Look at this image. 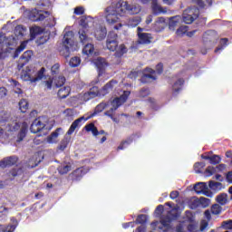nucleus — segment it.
Segmentation results:
<instances>
[{
    "label": "nucleus",
    "instance_id": "a19ab883",
    "mask_svg": "<svg viewBox=\"0 0 232 232\" xmlns=\"http://www.w3.org/2000/svg\"><path fill=\"white\" fill-rule=\"evenodd\" d=\"M69 64L72 68H77V66H79V64H81V58H79L77 56L71 58Z\"/></svg>",
    "mask_w": 232,
    "mask_h": 232
},
{
    "label": "nucleus",
    "instance_id": "ddd939ff",
    "mask_svg": "<svg viewBox=\"0 0 232 232\" xmlns=\"http://www.w3.org/2000/svg\"><path fill=\"white\" fill-rule=\"evenodd\" d=\"M117 34L110 33L107 38V48L111 52H115L117 50V46L119 43L117 42Z\"/></svg>",
    "mask_w": 232,
    "mask_h": 232
},
{
    "label": "nucleus",
    "instance_id": "c9c22d12",
    "mask_svg": "<svg viewBox=\"0 0 232 232\" xmlns=\"http://www.w3.org/2000/svg\"><path fill=\"white\" fill-rule=\"evenodd\" d=\"M86 131H91L94 137H97L99 135V130H97V127H95V124L90 123L85 126Z\"/></svg>",
    "mask_w": 232,
    "mask_h": 232
},
{
    "label": "nucleus",
    "instance_id": "79ce46f5",
    "mask_svg": "<svg viewBox=\"0 0 232 232\" xmlns=\"http://www.w3.org/2000/svg\"><path fill=\"white\" fill-rule=\"evenodd\" d=\"M217 202L218 204H221V206H224V204H227V194H220L216 198Z\"/></svg>",
    "mask_w": 232,
    "mask_h": 232
},
{
    "label": "nucleus",
    "instance_id": "8fccbe9b",
    "mask_svg": "<svg viewBox=\"0 0 232 232\" xmlns=\"http://www.w3.org/2000/svg\"><path fill=\"white\" fill-rule=\"evenodd\" d=\"M24 32H26V28L23 27V25H18L15 27L16 35H24Z\"/></svg>",
    "mask_w": 232,
    "mask_h": 232
},
{
    "label": "nucleus",
    "instance_id": "393cba45",
    "mask_svg": "<svg viewBox=\"0 0 232 232\" xmlns=\"http://www.w3.org/2000/svg\"><path fill=\"white\" fill-rule=\"evenodd\" d=\"M152 10L154 14H166L168 12L166 8L161 7L159 4H157L156 0H153L152 2Z\"/></svg>",
    "mask_w": 232,
    "mask_h": 232
},
{
    "label": "nucleus",
    "instance_id": "423d86ee",
    "mask_svg": "<svg viewBox=\"0 0 232 232\" xmlns=\"http://www.w3.org/2000/svg\"><path fill=\"white\" fill-rule=\"evenodd\" d=\"M200 15V9L197 6L188 7L183 12V23L185 24H191L193 22L197 21L198 19V16Z\"/></svg>",
    "mask_w": 232,
    "mask_h": 232
},
{
    "label": "nucleus",
    "instance_id": "cd10ccee",
    "mask_svg": "<svg viewBox=\"0 0 232 232\" xmlns=\"http://www.w3.org/2000/svg\"><path fill=\"white\" fill-rule=\"evenodd\" d=\"M186 81H184V78H179L175 82V92L179 93V92H182L184 90V83Z\"/></svg>",
    "mask_w": 232,
    "mask_h": 232
},
{
    "label": "nucleus",
    "instance_id": "58836bf2",
    "mask_svg": "<svg viewBox=\"0 0 232 232\" xmlns=\"http://www.w3.org/2000/svg\"><path fill=\"white\" fill-rule=\"evenodd\" d=\"M66 82V78L64 76H58L54 79V84L57 88L63 86Z\"/></svg>",
    "mask_w": 232,
    "mask_h": 232
},
{
    "label": "nucleus",
    "instance_id": "de8ad7c7",
    "mask_svg": "<svg viewBox=\"0 0 232 232\" xmlns=\"http://www.w3.org/2000/svg\"><path fill=\"white\" fill-rule=\"evenodd\" d=\"M26 44H28V41H24L20 46L16 49L15 53H14V57H18L19 56V53L23 52V50H24V48H26Z\"/></svg>",
    "mask_w": 232,
    "mask_h": 232
},
{
    "label": "nucleus",
    "instance_id": "9d476101",
    "mask_svg": "<svg viewBox=\"0 0 232 232\" xmlns=\"http://www.w3.org/2000/svg\"><path fill=\"white\" fill-rule=\"evenodd\" d=\"M35 69L34 67L27 66L22 70L21 79L22 81L34 83Z\"/></svg>",
    "mask_w": 232,
    "mask_h": 232
},
{
    "label": "nucleus",
    "instance_id": "bf43d9fd",
    "mask_svg": "<svg viewBox=\"0 0 232 232\" xmlns=\"http://www.w3.org/2000/svg\"><path fill=\"white\" fill-rule=\"evenodd\" d=\"M187 229L188 232H195L197 229V222L195 221V223H189L187 227Z\"/></svg>",
    "mask_w": 232,
    "mask_h": 232
},
{
    "label": "nucleus",
    "instance_id": "6e6d98bb",
    "mask_svg": "<svg viewBox=\"0 0 232 232\" xmlns=\"http://www.w3.org/2000/svg\"><path fill=\"white\" fill-rule=\"evenodd\" d=\"M59 68H61V65H59V63H55L54 65H53L51 68L52 74L57 75V73H59Z\"/></svg>",
    "mask_w": 232,
    "mask_h": 232
},
{
    "label": "nucleus",
    "instance_id": "473e14b6",
    "mask_svg": "<svg viewBox=\"0 0 232 232\" xmlns=\"http://www.w3.org/2000/svg\"><path fill=\"white\" fill-rule=\"evenodd\" d=\"M144 77L146 79H152V81H155V79H157V76H155V71L151 68L145 69Z\"/></svg>",
    "mask_w": 232,
    "mask_h": 232
},
{
    "label": "nucleus",
    "instance_id": "f8f14e48",
    "mask_svg": "<svg viewBox=\"0 0 232 232\" xmlns=\"http://www.w3.org/2000/svg\"><path fill=\"white\" fill-rule=\"evenodd\" d=\"M48 15H50L48 11L34 9L29 14V19H31V21H43L45 17H48Z\"/></svg>",
    "mask_w": 232,
    "mask_h": 232
},
{
    "label": "nucleus",
    "instance_id": "09e8293b",
    "mask_svg": "<svg viewBox=\"0 0 232 232\" xmlns=\"http://www.w3.org/2000/svg\"><path fill=\"white\" fill-rule=\"evenodd\" d=\"M216 171L217 169H215V167L208 166L205 169L204 174L206 175V177H211Z\"/></svg>",
    "mask_w": 232,
    "mask_h": 232
},
{
    "label": "nucleus",
    "instance_id": "680f3d73",
    "mask_svg": "<svg viewBox=\"0 0 232 232\" xmlns=\"http://www.w3.org/2000/svg\"><path fill=\"white\" fill-rule=\"evenodd\" d=\"M176 232H185L183 221H181V223H179V225L176 226Z\"/></svg>",
    "mask_w": 232,
    "mask_h": 232
},
{
    "label": "nucleus",
    "instance_id": "a18cd8bd",
    "mask_svg": "<svg viewBox=\"0 0 232 232\" xmlns=\"http://www.w3.org/2000/svg\"><path fill=\"white\" fill-rule=\"evenodd\" d=\"M222 160V158L218 155H212L210 156V164H213L214 166H217V164H220V161Z\"/></svg>",
    "mask_w": 232,
    "mask_h": 232
},
{
    "label": "nucleus",
    "instance_id": "49530a36",
    "mask_svg": "<svg viewBox=\"0 0 232 232\" xmlns=\"http://www.w3.org/2000/svg\"><path fill=\"white\" fill-rule=\"evenodd\" d=\"M212 215H220L222 213V208L218 204H215L211 207Z\"/></svg>",
    "mask_w": 232,
    "mask_h": 232
},
{
    "label": "nucleus",
    "instance_id": "7ed1b4c3",
    "mask_svg": "<svg viewBox=\"0 0 232 232\" xmlns=\"http://www.w3.org/2000/svg\"><path fill=\"white\" fill-rule=\"evenodd\" d=\"M130 91H123L122 94L120 97L115 98L112 102H108L107 103L102 102L96 108L94 113H101V111H104V115L115 121L113 118V113L119 106L124 104L126 101H128V97H130Z\"/></svg>",
    "mask_w": 232,
    "mask_h": 232
},
{
    "label": "nucleus",
    "instance_id": "b1692460",
    "mask_svg": "<svg viewBox=\"0 0 232 232\" xmlns=\"http://www.w3.org/2000/svg\"><path fill=\"white\" fill-rule=\"evenodd\" d=\"M70 86H63L58 91V97H60V99H66V97L70 95Z\"/></svg>",
    "mask_w": 232,
    "mask_h": 232
},
{
    "label": "nucleus",
    "instance_id": "0eeeda50",
    "mask_svg": "<svg viewBox=\"0 0 232 232\" xmlns=\"http://www.w3.org/2000/svg\"><path fill=\"white\" fill-rule=\"evenodd\" d=\"M93 23V18L92 17H82L81 21H80V25L82 26V28L79 31V35H80V41L82 43H90V38H88V36H86V30H88V28H90V24H92Z\"/></svg>",
    "mask_w": 232,
    "mask_h": 232
},
{
    "label": "nucleus",
    "instance_id": "e433bc0d",
    "mask_svg": "<svg viewBox=\"0 0 232 232\" xmlns=\"http://www.w3.org/2000/svg\"><path fill=\"white\" fill-rule=\"evenodd\" d=\"M19 109L22 113H26V111L28 110V102L24 99L21 100L19 102Z\"/></svg>",
    "mask_w": 232,
    "mask_h": 232
},
{
    "label": "nucleus",
    "instance_id": "9b49d317",
    "mask_svg": "<svg viewBox=\"0 0 232 232\" xmlns=\"http://www.w3.org/2000/svg\"><path fill=\"white\" fill-rule=\"evenodd\" d=\"M94 26V36L98 41H102L106 38V26L102 24H98L97 23L93 24Z\"/></svg>",
    "mask_w": 232,
    "mask_h": 232
},
{
    "label": "nucleus",
    "instance_id": "f03ea898",
    "mask_svg": "<svg viewBox=\"0 0 232 232\" xmlns=\"http://www.w3.org/2000/svg\"><path fill=\"white\" fill-rule=\"evenodd\" d=\"M167 208H164V206L159 205L155 210V216L160 218L161 227L164 232H174L171 222L175 218V208L169 203H166Z\"/></svg>",
    "mask_w": 232,
    "mask_h": 232
},
{
    "label": "nucleus",
    "instance_id": "412c9836",
    "mask_svg": "<svg viewBox=\"0 0 232 232\" xmlns=\"http://www.w3.org/2000/svg\"><path fill=\"white\" fill-rule=\"evenodd\" d=\"M26 131H28V124L24 122L21 130L17 135L16 142H21L26 137Z\"/></svg>",
    "mask_w": 232,
    "mask_h": 232
},
{
    "label": "nucleus",
    "instance_id": "a878e982",
    "mask_svg": "<svg viewBox=\"0 0 232 232\" xmlns=\"http://www.w3.org/2000/svg\"><path fill=\"white\" fill-rule=\"evenodd\" d=\"M189 30V26L181 25L176 30V35L178 37H184V35L188 34V31Z\"/></svg>",
    "mask_w": 232,
    "mask_h": 232
},
{
    "label": "nucleus",
    "instance_id": "c03bdc74",
    "mask_svg": "<svg viewBox=\"0 0 232 232\" xmlns=\"http://www.w3.org/2000/svg\"><path fill=\"white\" fill-rule=\"evenodd\" d=\"M70 143V139L68 138H64L59 147H58V150H61V151H64V150H66V148L68 147V144Z\"/></svg>",
    "mask_w": 232,
    "mask_h": 232
},
{
    "label": "nucleus",
    "instance_id": "c756f323",
    "mask_svg": "<svg viewBox=\"0 0 232 232\" xmlns=\"http://www.w3.org/2000/svg\"><path fill=\"white\" fill-rule=\"evenodd\" d=\"M208 188L213 191H220L222 189V183L210 180L208 181Z\"/></svg>",
    "mask_w": 232,
    "mask_h": 232
},
{
    "label": "nucleus",
    "instance_id": "37998d69",
    "mask_svg": "<svg viewBox=\"0 0 232 232\" xmlns=\"http://www.w3.org/2000/svg\"><path fill=\"white\" fill-rule=\"evenodd\" d=\"M33 55H34V53H32V51H26L23 53L21 57V61H23L24 63H28V61L32 59Z\"/></svg>",
    "mask_w": 232,
    "mask_h": 232
},
{
    "label": "nucleus",
    "instance_id": "338daca9",
    "mask_svg": "<svg viewBox=\"0 0 232 232\" xmlns=\"http://www.w3.org/2000/svg\"><path fill=\"white\" fill-rule=\"evenodd\" d=\"M162 70H163V65H162V63H159V64L156 66V72H157V73H159V74L162 73Z\"/></svg>",
    "mask_w": 232,
    "mask_h": 232
},
{
    "label": "nucleus",
    "instance_id": "e2e57ef3",
    "mask_svg": "<svg viewBox=\"0 0 232 232\" xmlns=\"http://www.w3.org/2000/svg\"><path fill=\"white\" fill-rule=\"evenodd\" d=\"M6 93H7L6 88L1 87L0 88V99H3V97H6Z\"/></svg>",
    "mask_w": 232,
    "mask_h": 232
},
{
    "label": "nucleus",
    "instance_id": "39448f33",
    "mask_svg": "<svg viewBox=\"0 0 232 232\" xmlns=\"http://www.w3.org/2000/svg\"><path fill=\"white\" fill-rule=\"evenodd\" d=\"M73 32L69 31L65 33L63 36V41L62 44V48H60V53L62 55L68 56L70 52L73 51Z\"/></svg>",
    "mask_w": 232,
    "mask_h": 232
},
{
    "label": "nucleus",
    "instance_id": "bb28decb",
    "mask_svg": "<svg viewBox=\"0 0 232 232\" xmlns=\"http://www.w3.org/2000/svg\"><path fill=\"white\" fill-rule=\"evenodd\" d=\"M12 225H9L5 227H2V232H14L15 231V227H17V219H11Z\"/></svg>",
    "mask_w": 232,
    "mask_h": 232
},
{
    "label": "nucleus",
    "instance_id": "603ef678",
    "mask_svg": "<svg viewBox=\"0 0 232 232\" xmlns=\"http://www.w3.org/2000/svg\"><path fill=\"white\" fill-rule=\"evenodd\" d=\"M148 95H150V90L148 89H141L139 92V97H140L141 99H144V97H148Z\"/></svg>",
    "mask_w": 232,
    "mask_h": 232
},
{
    "label": "nucleus",
    "instance_id": "5fc2aeb1",
    "mask_svg": "<svg viewBox=\"0 0 232 232\" xmlns=\"http://www.w3.org/2000/svg\"><path fill=\"white\" fill-rule=\"evenodd\" d=\"M53 83V80H52L50 77L44 81V84L47 90H52V84Z\"/></svg>",
    "mask_w": 232,
    "mask_h": 232
},
{
    "label": "nucleus",
    "instance_id": "aec40b11",
    "mask_svg": "<svg viewBox=\"0 0 232 232\" xmlns=\"http://www.w3.org/2000/svg\"><path fill=\"white\" fill-rule=\"evenodd\" d=\"M17 162V157L6 158L4 160L0 161L1 168H7V166H14Z\"/></svg>",
    "mask_w": 232,
    "mask_h": 232
},
{
    "label": "nucleus",
    "instance_id": "ea45409f",
    "mask_svg": "<svg viewBox=\"0 0 232 232\" xmlns=\"http://www.w3.org/2000/svg\"><path fill=\"white\" fill-rule=\"evenodd\" d=\"M206 168V163L205 162H196L194 164V170L196 173H202V169Z\"/></svg>",
    "mask_w": 232,
    "mask_h": 232
},
{
    "label": "nucleus",
    "instance_id": "2f4dec72",
    "mask_svg": "<svg viewBox=\"0 0 232 232\" xmlns=\"http://www.w3.org/2000/svg\"><path fill=\"white\" fill-rule=\"evenodd\" d=\"M11 85H13V88H14L13 92L16 93L19 97V95L23 93V91L21 90V85L19 84V82L15 80H12Z\"/></svg>",
    "mask_w": 232,
    "mask_h": 232
},
{
    "label": "nucleus",
    "instance_id": "13d9d810",
    "mask_svg": "<svg viewBox=\"0 0 232 232\" xmlns=\"http://www.w3.org/2000/svg\"><path fill=\"white\" fill-rule=\"evenodd\" d=\"M8 113L6 111L0 112V122H5V121H8Z\"/></svg>",
    "mask_w": 232,
    "mask_h": 232
},
{
    "label": "nucleus",
    "instance_id": "a211bd4d",
    "mask_svg": "<svg viewBox=\"0 0 232 232\" xmlns=\"http://www.w3.org/2000/svg\"><path fill=\"white\" fill-rule=\"evenodd\" d=\"M93 63L95 66L98 68L99 71V77L102 75V72L104 71V68L108 66V63H106V60L104 58H97L93 60Z\"/></svg>",
    "mask_w": 232,
    "mask_h": 232
},
{
    "label": "nucleus",
    "instance_id": "69168bd1",
    "mask_svg": "<svg viewBox=\"0 0 232 232\" xmlns=\"http://www.w3.org/2000/svg\"><path fill=\"white\" fill-rule=\"evenodd\" d=\"M126 146H130V141H123L120 144V146L118 147V150H124V148H126Z\"/></svg>",
    "mask_w": 232,
    "mask_h": 232
},
{
    "label": "nucleus",
    "instance_id": "6e6552de",
    "mask_svg": "<svg viewBox=\"0 0 232 232\" xmlns=\"http://www.w3.org/2000/svg\"><path fill=\"white\" fill-rule=\"evenodd\" d=\"M218 34L215 30H208L203 34V44L211 48L217 43Z\"/></svg>",
    "mask_w": 232,
    "mask_h": 232
},
{
    "label": "nucleus",
    "instance_id": "4c0bfd02",
    "mask_svg": "<svg viewBox=\"0 0 232 232\" xmlns=\"http://www.w3.org/2000/svg\"><path fill=\"white\" fill-rule=\"evenodd\" d=\"M43 32V29L39 26H34L30 28V34H31V38L35 39V35L38 34H41Z\"/></svg>",
    "mask_w": 232,
    "mask_h": 232
},
{
    "label": "nucleus",
    "instance_id": "7c9ffc66",
    "mask_svg": "<svg viewBox=\"0 0 232 232\" xmlns=\"http://www.w3.org/2000/svg\"><path fill=\"white\" fill-rule=\"evenodd\" d=\"M58 171L61 175H66L68 171H72V164H63L58 168Z\"/></svg>",
    "mask_w": 232,
    "mask_h": 232
},
{
    "label": "nucleus",
    "instance_id": "f704fd0d",
    "mask_svg": "<svg viewBox=\"0 0 232 232\" xmlns=\"http://www.w3.org/2000/svg\"><path fill=\"white\" fill-rule=\"evenodd\" d=\"M141 19L140 16H133L130 18L128 25L131 28H134V26H138L140 23Z\"/></svg>",
    "mask_w": 232,
    "mask_h": 232
},
{
    "label": "nucleus",
    "instance_id": "5701e85b",
    "mask_svg": "<svg viewBox=\"0 0 232 232\" xmlns=\"http://www.w3.org/2000/svg\"><path fill=\"white\" fill-rule=\"evenodd\" d=\"M184 224L187 222L188 224H195V215L190 210H187L185 212V216L183 217Z\"/></svg>",
    "mask_w": 232,
    "mask_h": 232
},
{
    "label": "nucleus",
    "instance_id": "4be33fe9",
    "mask_svg": "<svg viewBox=\"0 0 232 232\" xmlns=\"http://www.w3.org/2000/svg\"><path fill=\"white\" fill-rule=\"evenodd\" d=\"M82 53H84V55H97V51L95 50L93 44H87L83 47Z\"/></svg>",
    "mask_w": 232,
    "mask_h": 232
},
{
    "label": "nucleus",
    "instance_id": "774afa93",
    "mask_svg": "<svg viewBox=\"0 0 232 232\" xmlns=\"http://www.w3.org/2000/svg\"><path fill=\"white\" fill-rule=\"evenodd\" d=\"M227 180L229 182V184H232V170L227 173Z\"/></svg>",
    "mask_w": 232,
    "mask_h": 232
},
{
    "label": "nucleus",
    "instance_id": "20e7f679",
    "mask_svg": "<svg viewBox=\"0 0 232 232\" xmlns=\"http://www.w3.org/2000/svg\"><path fill=\"white\" fill-rule=\"evenodd\" d=\"M31 133H40V135H46L52 127L48 124V118L46 116L39 117L31 124Z\"/></svg>",
    "mask_w": 232,
    "mask_h": 232
},
{
    "label": "nucleus",
    "instance_id": "864d4df0",
    "mask_svg": "<svg viewBox=\"0 0 232 232\" xmlns=\"http://www.w3.org/2000/svg\"><path fill=\"white\" fill-rule=\"evenodd\" d=\"M222 227H224V229H232V219L223 221Z\"/></svg>",
    "mask_w": 232,
    "mask_h": 232
},
{
    "label": "nucleus",
    "instance_id": "c85d7f7f",
    "mask_svg": "<svg viewBox=\"0 0 232 232\" xmlns=\"http://www.w3.org/2000/svg\"><path fill=\"white\" fill-rule=\"evenodd\" d=\"M44 72H46V69L44 67L41 68L40 71L35 72L34 71V79H33V82H37L38 81H42V79H44Z\"/></svg>",
    "mask_w": 232,
    "mask_h": 232
},
{
    "label": "nucleus",
    "instance_id": "dca6fc26",
    "mask_svg": "<svg viewBox=\"0 0 232 232\" xmlns=\"http://www.w3.org/2000/svg\"><path fill=\"white\" fill-rule=\"evenodd\" d=\"M88 119H91V117L85 118L84 116L75 120L70 129L67 131V135H72L73 133V131H75V130H77V128H80V126H82L81 122H86V121H88Z\"/></svg>",
    "mask_w": 232,
    "mask_h": 232
},
{
    "label": "nucleus",
    "instance_id": "f257e3e1",
    "mask_svg": "<svg viewBox=\"0 0 232 232\" xmlns=\"http://www.w3.org/2000/svg\"><path fill=\"white\" fill-rule=\"evenodd\" d=\"M126 12L139 14L140 12V5L131 6L126 1H114L105 9L104 15L106 22L108 24H115V23L121 21V18L124 16Z\"/></svg>",
    "mask_w": 232,
    "mask_h": 232
},
{
    "label": "nucleus",
    "instance_id": "1a4fd4ad",
    "mask_svg": "<svg viewBox=\"0 0 232 232\" xmlns=\"http://www.w3.org/2000/svg\"><path fill=\"white\" fill-rule=\"evenodd\" d=\"M194 191L197 195H205V197H211V191L206 182H198L194 185Z\"/></svg>",
    "mask_w": 232,
    "mask_h": 232
},
{
    "label": "nucleus",
    "instance_id": "4468645a",
    "mask_svg": "<svg viewBox=\"0 0 232 232\" xmlns=\"http://www.w3.org/2000/svg\"><path fill=\"white\" fill-rule=\"evenodd\" d=\"M144 29L138 27V44H150L151 43V34L148 33H142Z\"/></svg>",
    "mask_w": 232,
    "mask_h": 232
},
{
    "label": "nucleus",
    "instance_id": "4d7b16f0",
    "mask_svg": "<svg viewBox=\"0 0 232 232\" xmlns=\"http://www.w3.org/2000/svg\"><path fill=\"white\" fill-rule=\"evenodd\" d=\"M148 217L146 215H140L137 219L136 222L137 224H144V222H146Z\"/></svg>",
    "mask_w": 232,
    "mask_h": 232
},
{
    "label": "nucleus",
    "instance_id": "3c124183",
    "mask_svg": "<svg viewBox=\"0 0 232 232\" xmlns=\"http://www.w3.org/2000/svg\"><path fill=\"white\" fill-rule=\"evenodd\" d=\"M165 24H166V19H164L163 17L158 18L155 23V26H160V28H164Z\"/></svg>",
    "mask_w": 232,
    "mask_h": 232
},
{
    "label": "nucleus",
    "instance_id": "2eb2a0df",
    "mask_svg": "<svg viewBox=\"0 0 232 232\" xmlns=\"http://www.w3.org/2000/svg\"><path fill=\"white\" fill-rule=\"evenodd\" d=\"M99 95V88L97 87H92L90 89L88 92H85L83 94L79 95V99L81 101H90V99H94V97H97Z\"/></svg>",
    "mask_w": 232,
    "mask_h": 232
},
{
    "label": "nucleus",
    "instance_id": "052dcab7",
    "mask_svg": "<svg viewBox=\"0 0 232 232\" xmlns=\"http://www.w3.org/2000/svg\"><path fill=\"white\" fill-rule=\"evenodd\" d=\"M74 14L76 15H82V14H84V7L82 6H78L74 9Z\"/></svg>",
    "mask_w": 232,
    "mask_h": 232
},
{
    "label": "nucleus",
    "instance_id": "72a5a7b5",
    "mask_svg": "<svg viewBox=\"0 0 232 232\" xmlns=\"http://www.w3.org/2000/svg\"><path fill=\"white\" fill-rule=\"evenodd\" d=\"M115 52L117 57H122V54L128 52V48H126V45L124 44H120L118 47H116Z\"/></svg>",
    "mask_w": 232,
    "mask_h": 232
},
{
    "label": "nucleus",
    "instance_id": "f3484780",
    "mask_svg": "<svg viewBox=\"0 0 232 232\" xmlns=\"http://www.w3.org/2000/svg\"><path fill=\"white\" fill-rule=\"evenodd\" d=\"M116 84V81H111L110 82L106 83L101 91H99L98 95H106L110 93L113 90V88H115Z\"/></svg>",
    "mask_w": 232,
    "mask_h": 232
},
{
    "label": "nucleus",
    "instance_id": "0e129e2a",
    "mask_svg": "<svg viewBox=\"0 0 232 232\" xmlns=\"http://www.w3.org/2000/svg\"><path fill=\"white\" fill-rule=\"evenodd\" d=\"M74 174L82 176L86 174V171H84V168H80L74 171Z\"/></svg>",
    "mask_w": 232,
    "mask_h": 232
},
{
    "label": "nucleus",
    "instance_id": "6ab92c4d",
    "mask_svg": "<svg viewBox=\"0 0 232 232\" xmlns=\"http://www.w3.org/2000/svg\"><path fill=\"white\" fill-rule=\"evenodd\" d=\"M61 128H58L53 131L51 135H49L45 140L48 144H57L59 142V133L61 131Z\"/></svg>",
    "mask_w": 232,
    "mask_h": 232
}]
</instances>
